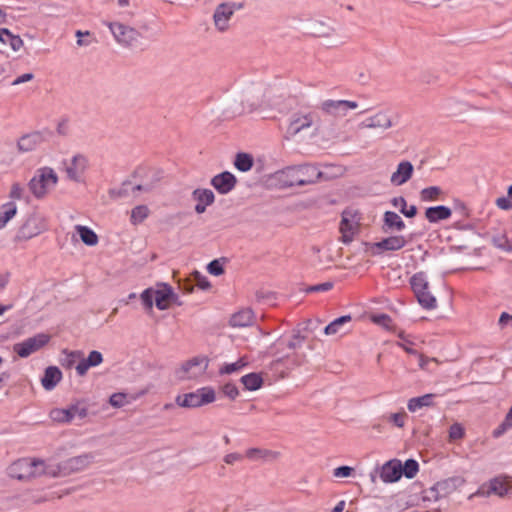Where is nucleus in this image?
<instances>
[{"label":"nucleus","instance_id":"45","mask_svg":"<svg viewBox=\"0 0 512 512\" xmlns=\"http://www.w3.org/2000/svg\"><path fill=\"white\" fill-rule=\"evenodd\" d=\"M154 295L155 291L153 288L145 289L140 295V299L147 310H152L153 308V303L155 302Z\"/></svg>","mask_w":512,"mask_h":512},{"label":"nucleus","instance_id":"16","mask_svg":"<svg viewBox=\"0 0 512 512\" xmlns=\"http://www.w3.org/2000/svg\"><path fill=\"white\" fill-rule=\"evenodd\" d=\"M464 483V479L460 477L449 478L444 481L436 483L428 492L429 494L425 497L429 500H438L441 497L446 496L452 491L456 490L458 486Z\"/></svg>","mask_w":512,"mask_h":512},{"label":"nucleus","instance_id":"11","mask_svg":"<svg viewBox=\"0 0 512 512\" xmlns=\"http://www.w3.org/2000/svg\"><path fill=\"white\" fill-rule=\"evenodd\" d=\"M93 461L90 454L71 457L60 464H55L58 469L57 476H64L87 468Z\"/></svg>","mask_w":512,"mask_h":512},{"label":"nucleus","instance_id":"62","mask_svg":"<svg viewBox=\"0 0 512 512\" xmlns=\"http://www.w3.org/2000/svg\"><path fill=\"white\" fill-rule=\"evenodd\" d=\"M69 131L68 120H62L57 125V132L60 135H67Z\"/></svg>","mask_w":512,"mask_h":512},{"label":"nucleus","instance_id":"60","mask_svg":"<svg viewBox=\"0 0 512 512\" xmlns=\"http://www.w3.org/2000/svg\"><path fill=\"white\" fill-rule=\"evenodd\" d=\"M496 205L502 210H509L512 208V202L507 197H499L496 199Z\"/></svg>","mask_w":512,"mask_h":512},{"label":"nucleus","instance_id":"28","mask_svg":"<svg viewBox=\"0 0 512 512\" xmlns=\"http://www.w3.org/2000/svg\"><path fill=\"white\" fill-rule=\"evenodd\" d=\"M62 379V372L56 366H49L45 369L41 379L43 388L47 391L53 390Z\"/></svg>","mask_w":512,"mask_h":512},{"label":"nucleus","instance_id":"24","mask_svg":"<svg viewBox=\"0 0 512 512\" xmlns=\"http://www.w3.org/2000/svg\"><path fill=\"white\" fill-rule=\"evenodd\" d=\"M280 456L279 451L261 448H249L245 452V457L253 461L273 462L279 459Z\"/></svg>","mask_w":512,"mask_h":512},{"label":"nucleus","instance_id":"1","mask_svg":"<svg viewBox=\"0 0 512 512\" xmlns=\"http://www.w3.org/2000/svg\"><path fill=\"white\" fill-rule=\"evenodd\" d=\"M322 176V172L314 165L300 164L287 166L274 172L271 179L280 188L293 186H305L316 183Z\"/></svg>","mask_w":512,"mask_h":512},{"label":"nucleus","instance_id":"27","mask_svg":"<svg viewBox=\"0 0 512 512\" xmlns=\"http://www.w3.org/2000/svg\"><path fill=\"white\" fill-rule=\"evenodd\" d=\"M192 196L197 201L195 211L198 214L205 212L206 207L214 202V193L209 189H196L193 191Z\"/></svg>","mask_w":512,"mask_h":512},{"label":"nucleus","instance_id":"51","mask_svg":"<svg viewBox=\"0 0 512 512\" xmlns=\"http://www.w3.org/2000/svg\"><path fill=\"white\" fill-rule=\"evenodd\" d=\"M207 270L210 274L215 276H220L224 273L223 266L218 260L211 261L207 266Z\"/></svg>","mask_w":512,"mask_h":512},{"label":"nucleus","instance_id":"21","mask_svg":"<svg viewBox=\"0 0 512 512\" xmlns=\"http://www.w3.org/2000/svg\"><path fill=\"white\" fill-rule=\"evenodd\" d=\"M234 4L227 3L220 4L213 15L215 26L220 31H225L228 28V22L234 13Z\"/></svg>","mask_w":512,"mask_h":512},{"label":"nucleus","instance_id":"42","mask_svg":"<svg viewBox=\"0 0 512 512\" xmlns=\"http://www.w3.org/2000/svg\"><path fill=\"white\" fill-rule=\"evenodd\" d=\"M72 420L74 417L84 419L88 415V408L83 401H76L68 406Z\"/></svg>","mask_w":512,"mask_h":512},{"label":"nucleus","instance_id":"34","mask_svg":"<svg viewBox=\"0 0 512 512\" xmlns=\"http://www.w3.org/2000/svg\"><path fill=\"white\" fill-rule=\"evenodd\" d=\"M75 230L80 236L82 242L88 246H95L98 244V236L97 234L87 226L76 225Z\"/></svg>","mask_w":512,"mask_h":512},{"label":"nucleus","instance_id":"5","mask_svg":"<svg viewBox=\"0 0 512 512\" xmlns=\"http://www.w3.org/2000/svg\"><path fill=\"white\" fill-rule=\"evenodd\" d=\"M361 219L359 210L350 207L343 210L339 225L340 240L343 243L348 244L352 242L354 236L359 232Z\"/></svg>","mask_w":512,"mask_h":512},{"label":"nucleus","instance_id":"44","mask_svg":"<svg viewBox=\"0 0 512 512\" xmlns=\"http://www.w3.org/2000/svg\"><path fill=\"white\" fill-rule=\"evenodd\" d=\"M419 469V465L417 461L413 459H408L404 466L402 465V474H404L407 478H413L416 476Z\"/></svg>","mask_w":512,"mask_h":512},{"label":"nucleus","instance_id":"22","mask_svg":"<svg viewBox=\"0 0 512 512\" xmlns=\"http://www.w3.org/2000/svg\"><path fill=\"white\" fill-rule=\"evenodd\" d=\"M414 167L409 161H402L398 164L395 172L392 173L390 181L395 186H401L409 181L413 175Z\"/></svg>","mask_w":512,"mask_h":512},{"label":"nucleus","instance_id":"41","mask_svg":"<svg viewBox=\"0 0 512 512\" xmlns=\"http://www.w3.org/2000/svg\"><path fill=\"white\" fill-rule=\"evenodd\" d=\"M150 214V210L146 205H138L131 211V223L134 225L142 223Z\"/></svg>","mask_w":512,"mask_h":512},{"label":"nucleus","instance_id":"6","mask_svg":"<svg viewBox=\"0 0 512 512\" xmlns=\"http://www.w3.org/2000/svg\"><path fill=\"white\" fill-rule=\"evenodd\" d=\"M216 400V393L212 387H202L194 392L180 395L176 403L184 408H198Z\"/></svg>","mask_w":512,"mask_h":512},{"label":"nucleus","instance_id":"46","mask_svg":"<svg viewBox=\"0 0 512 512\" xmlns=\"http://www.w3.org/2000/svg\"><path fill=\"white\" fill-rule=\"evenodd\" d=\"M75 34H76V37L78 38L77 44L79 46L89 45L95 41L93 34L89 31L83 32L81 30H77Z\"/></svg>","mask_w":512,"mask_h":512},{"label":"nucleus","instance_id":"9","mask_svg":"<svg viewBox=\"0 0 512 512\" xmlns=\"http://www.w3.org/2000/svg\"><path fill=\"white\" fill-rule=\"evenodd\" d=\"M511 490L512 485L507 480V477H495L483 483L475 492V495L480 497L497 495L498 497L504 498L510 494Z\"/></svg>","mask_w":512,"mask_h":512},{"label":"nucleus","instance_id":"64","mask_svg":"<svg viewBox=\"0 0 512 512\" xmlns=\"http://www.w3.org/2000/svg\"><path fill=\"white\" fill-rule=\"evenodd\" d=\"M508 323H512V315L508 314L507 312H503L500 315L499 324L501 326H504V325H506Z\"/></svg>","mask_w":512,"mask_h":512},{"label":"nucleus","instance_id":"52","mask_svg":"<svg viewBox=\"0 0 512 512\" xmlns=\"http://www.w3.org/2000/svg\"><path fill=\"white\" fill-rule=\"evenodd\" d=\"M222 392L225 396L229 397L230 399L234 400L238 394V388L231 383H227L222 387Z\"/></svg>","mask_w":512,"mask_h":512},{"label":"nucleus","instance_id":"2","mask_svg":"<svg viewBox=\"0 0 512 512\" xmlns=\"http://www.w3.org/2000/svg\"><path fill=\"white\" fill-rule=\"evenodd\" d=\"M55 463L37 458H21L9 466V475L18 480H29L42 475L57 477Z\"/></svg>","mask_w":512,"mask_h":512},{"label":"nucleus","instance_id":"56","mask_svg":"<svg viewBox=\"0 0 512 512\" xmlns=\"http://www.w3.org/2000/svg\"><path fill=\"white\" fill-rule=\"evenodd\" d=\"M24 193V188L19 183H14L11 186L9 196L12 199H21Z\"/></svg>","mask_w":512,"mask_h":512},{"label":"nucleus","instance_id":"7","mask_svg":"<svg viewBox=\"0 0 512 512\" xmlns=\"http://www.w3.org/2000/svg\"><path fill=\"white\" fill-rule=\"evenodd\" d=\"M208 359L203 356L194 357L186 361L178 370L180 380H197L205 375L208 368Z\"/></svg>","mask_w":512,"mask_h":512},{"label":"nucleus","instance_id":"36","mask_svg":"<svg viewBox=\"0 0 512 512\" xmlns=\"http://www.w3.org/2000/svg\"><path fill=\"white\" fill-rule=\"evenodd\" d=\"M17 206L14 202H8L1 206L0 210V229H3L6 224L16 215Z\"/></svg>","mask_w":512,"mask_h":512},{"label":"nucleus","instance_id":"38","mask_svg":"<svg viewBox=\"0 0 512 512\" xmlns=\"http://www.w3.org/2000/svg\"><path fill=\"white\" fill-rule=\"evenodd\" d=\"M392 204L394 207L399 208L400 212L408 218H412L417 214V207L415 205L408 207L405 198L402 196L393 198Z\"/></svg>","mask_w":512,"mask_h":512},{"label":"nucleus","instance_id":"29","mask_svg":"<svg viewBox=\"0 0 512 512\" xmlns=\"http://www.w3.org/2000/svg\"><path fill=\"white\" fill-rule=\"evenodd\" d=\"M103 362V356L99 351L93 350L88 357L80 361L76 366L79 376H84L91 367L99 366Z\"/></svg>","mask_w":512,"mask_h":512},{"label":"nucleus","instance_id":"25","mask_svg":"<svg viewBox=\"0 0 512 512\" xmlns=\"http://www.w3.org/2000/svg\"><path fill=\"white\" fill-rule=\"evenodd\" d=\"M254 321V312L249 308H244L232 314L229 320V324L235 328H243L251 326Z\"/></svg>","mask_w":512,"mask_h":512},{"label":"nucleus","instance_id":"58","mask_svg":"<svg viewBox=\"0 0 512 512\" xmlns=\"http://www.w3.org/2000/svg\"><path fill=\"white\" fill-rule=\"evenodd\" d=\"M333 283L332 282H324L321 284L310 286L307 289V292H322V291H328L332 289Z\"/></svg>","mask_w":512,"mask_h":512},{"label":"nucleus","instance_id":"37","mask_svg":"<svg viewBox=\"0 0 512 512\" xmlns=\"http://www.w3.org/2000/svg\"><path fill=\"white\" fill-rule=\"evenodd\" d=\"M49 418L59 424H66L72 421L71 414L67 408H53L49 412Z\"/></svg>","mask_w":512,"mask_h":512},{"label":"nucleus","instance_id":"23","mask_svg":"<svg viewBox=\"0 0 512 512\" xmlns=\"http://www.w3.org/2000/svg\"><path fill=\"white\" fill-rule=\"evenodd\" d=\"M407 240L402 235L390 236L373 244V247L380 252L382 251H398L405 247Z\"/></svg>","mask_w":512,"mask_h":512},{"label":"nucleus","instance_id":"14","mask_svg":"<svg viewBox=\"0 0 512 512\" xmlns=\"http://www.w3.org/2000/svg\"><path fill=\"white\" fill-rule=\"evenodd\" d=\"M108 26L118 43L124 46H133L137 43L140 34L135 29L121 23H109Z\"/></svg>","mask_w":512,"mask_h":512},{"label":"nucleus","instance_id":"30","mask_svg":"<svg viewBox=\"0 0 512 512\" xmlns=\"http://www.w3.org/2000/svg\"><path fill=\"white\" fill-rule=\"evenodd\" d=\"M351 320L352 317L350 315H344L335 319L325 327L324 334L327 336H333L347 333L348 329H346V325L349 324Z\"/></svg>","mask_w":512,"mask_h":512},{"label":"nucleus","instance_id":"48","mask_svg":"<svg viewBox=\"0 0 512 512\" xmlns=\"http://www.w3.org/2000/svg\"><path fill=\"white\" fill-rule=\"evenodd\" d=\"M109 403L111 406L115 408H121L126 405L128 402L126 401V394L124 393H114L109 398Z\"/></svg>","mask_w":512,"mask_h":512},{"label":"nucleus","instance_id":"63","mask_svg":"<svg viewBox=\"0 0 512 512\" xmlns=\"http://www.w3.org/2000/svg\"><path fill=\"white\" fill-rule=\"evenodd\" d=\"M304 340L299 334L294 335V340L288 342L287 346L290 349H295Z\"/></svg>","mask_w":512,"mask_h":512},{"label":"nucleus","instance_id":"59","mask_svg":"<svg viewBox=\"0 0 512 512\" xmlns=\"http://www.w3.org/2000/svg\"><path fill=\"white\" fill-rule=\"evenodd\" d=\"M244 456L240 453H229L224 456V462L228 465H234L237 462L242 461Z\"/></svg>","mask_w":512,"mask_h":512},{"label":"nucleus","instance_id":"12","mask_svg":"<svg viewBox=\"0 0 512 512\" xmlns=\"http://www.w3.org/2000/svg\"><path fill=\"white\" fill-rule=\"evenodd\" d=\"M49 131H32L22 135L17 141L19 152L26 153L35 150L48 140Z\"/></svg>","mask_w":512,"mask_h":512},{"label":"nucleus","instance_id":"43","mask_svg":"<svg viewBox=\"0 0 512 512\" xmlns=\"http://www.w3.org/2000/svg\"><path fill=\"white\" fill-rule=\"evenodd\" d=\"M441 193H442V190L439 187L431 186V187L424 188L421 191L420 196L423 201H433V200L438 199V197L440 196Z\"/></svg>","mask_w":512,"mask_h":512},{"label":"nucleus","instance_id":"53","mask_svg":"<svg viewBox=\"0 0 512 512\" xmlns=\"http://www.w3.org/2000/svg\"><path fill=\"white\" fill-rule=\"evenodd\" d=\"M353 468L349 466H340L333 470V475L336 478H345L352 475Z\"/></svg>","mask_w":512,"mask_h":512},{"label":"nucleus","instance_id":"49","mask_svg":"<svg viewBox=\"0 0 512 512\" xmlns=\"http://www.w3.org/2000/svg\"><path fill=\"white\" fill-rule=\"evenodd\" d=\"M407 414L404 411L393 413L389 416V420L398 428H402L405 425Z\"/></svg>","mask_w":512,"mask_h":512},{"label":"nucleus","instance_id":"55","mask_svg":"<svg viewBox=\"0 0 512 512\" xmlns=\"http://www.w3.org/2000/svg\"><path fill=\"white\" fill-rule=\"evenodd\" d=\"M373 321L376 324L382 325L383 327H385L387 329H390L391 325H392L391 318L386 314H380V315L373 316Z\"/></svg>","mask_w":512,"mask_h":512},{"label":"nucleus","instance_id":"3","mask_svg":"<svg viewBox=\"0 0 512 512\" xmlns=\"http://www.w3.org/2000/svg\"><path fill=\"white\" fill-rule=\"evenodd\" d=\"M58 176L50 167L39 168L29 182V189L36 198L45 197L56 186Z\"/></svg>","mask_w":512,"mask_h":512},{"label":"nucleus","instance_id":"18","mask_svg":"<svg viewBox=\"0 0 512 512\" xmlns=\"http://www.w3.org/2000/svg\"><path fill=\"white\" fill-rule=\"evenodd\" d=\"M402 476V463L400 460L393 459L386 462L380 472V478L385 483L398 481Z\"/></svg>","mask_w":512,"mask_h":512},{"label":"nucleus","instance_id":"17","mask_svg":"<svg viewBox=\"0 0 512 512\" xmlns=\"http://www.w3.org/2000/svg\"><path fill=\"white\" fill-rule=\"evenodd\" d=\"M65 171L67 177L75 182H80L84 174L88 161L84 155L77 154L69 162H65Z\"/></svg>","mask_w":512,"mask_h":512},{"label":"nucleus","instance_id":"57","mask_svg":"<svg viewBox=\"0 0 512 512\" xmlns=\"http://www.w3.org/2000/svg\"><path fill=\"white\" fill-rule=\"evenodd\" d=\"M439 75L434 71V69H427L423 72V81L426 83H434L438 81Z\"/></svg>","mask_w":512,"mask_h":512},{"label":"nucleus","instance_id":"47","mask_svg":"<svg viewBox=\"0 0 512 512\" xmlns=\"http://www.w3.org/2000/svg\"><path fill=\"white\" fill-rule=\"evenodd\" d=\"M246 364H247V362L244 360V358H241L238 361H236L235 363L226 364L224 367H222L220 369V372L224 373V374H231L235 371L240 370L241 368L246 366Z\"/></svg>","mask_w":512,"mask_h":512},{"label":"nucleus","instance_id":"19","mask_svg":"<svg viewBox=\"0 0 512 512\" xmlns=\"http://www.w3.org/2000/svg\"><path fill=\"white\" fill-rule=\"evenodd\" d=\"M159 289H154V301L155 305L159 310H166L169 308L170 303L176 300L177 295L173 292V289L168 284H160Z\"/></svg>","mask_w":512,"mask_h":512},{"label":"nucleus","instance_id":"20","mask_svg":"<svg viewBox=\"0 0 512 512\" xmlns=\"http://www.w3.org/2000/svg\"><path fill=\"white\" fill-rule=\"evenodd\" d=\"M236 177L228 172H222L216 176H214L211 180L212 186L220 193V194H227L231 190L234 189L236 185Z\"/></svg>","mask_w":512,"mask_h":512},{"label":"nucleus","instance_id":"13","mask_svg":"<svg viewBox=\"0 0 512 512\" xmlns=\"http://www.w3.org/2000/svg\"><path fill=\"white\" fill-rule=\"evenodd\" d=\"M359 104L355 101L349 100H325L321 103V110L334 117H344L349 110H355Z\"/></svg>","mask_w":512,"mask_h":512},{"label":"nucleus","instance_id":"31","mask_svg":"<svg viewBox=\"0 0 512 512\" xmlns=\"http://www.w3.org/2000/svg\"><path fill=\"white\" fill-rule=\"evenodd\" d=\"M405 229V223L402 218L393 211H386L383 218V231L388 232L392 230L402 231Z\"/></svg>","mask_w":512,"mask_h":512},{"label":"nucleus","instance_id":"35","mask_svg":"<svg viewBox=\"0 0 512 512\" xmlns=\"http://www.w3.org/2000/svg\"><path fill=\"white\" fill-rule=\"evenodd\" d=\"M254 164L252 155L244 152H239L235 156L234 166L241 172L251 170Z\"/></svg>","mask_w":512,"mask_h":512},{"label":"nucleus","instance_id":"61","mask_svg":"<svg viewBox=\"0 0 512 512\" xmlns=\"http://www.w3.org/2000/svg\"><path fill=\"white\" fill-rule=\"evenodd\" d=\"M33 78H34V75L32 73H25V74H22L21 76L15 78L11 84L13 86L20 85L22 83L32 80Z\"/></svg>","mask_w":512,"mask_h":512},{"label":"nucleus","instance_id":"15","mask_svg":"<svg viewBox=\"0 0 512 512\" xmlns=\"http://www.w3.org/2000/svg\"><path fill=\"white\" fill-rule=\"evenodd\" d=\"M392 127V119L385 111H379L372 116L365 118L358 124L359 129H372L383 132Z\"/></svg>","mask_w":512,"mask_h":512},{"label":"nucleus","instance_id":"54","mask_svg":"<svg viewBox=\"0 0 512 512\" xmlns=\"http://www.w3.org/2000/svg\"><path fill=\"white\" fill-rule=\"evenodd\" d=\"M192 277L196 281L197 286H199L201 289H208L210 287L209 281L206 277L201 275L200 272L194 271L192 273Z\"/></svg>","mask_w":512,"mask_h":512},{"label":"nucleus","instance_id":"39","mask_svg":"<svg viewBox=\"0 0 512 512\" xmlns=\"http://www.w3.org/2000/svg\"><path fill=\"white\" fill-rule=\"evenodd\" d=\"M0 41L4 44H9L13 50H18L23 42L19 36L13 35L8 29H0Z\"/></svg>","mask_w":512,"mask_h":512},{"label":"nucleus","instance_id":"40","mask_svg":"<svg viewBox=\"0 0 512 512\" xmlns=\"http://www.w3.org/2000/svg\"><path fill=\"white\" fill-rule=\"evenodd\" d=\"M242 384L247 390L254 391L259 389L263 384L262 377L257 373H250L241 378Z\"/></svg>","mask_w":512,"mask_h":512},{"label":"nucleus","instance_id":"8","mask_svg":"<svg viewBox=\"0 0 512 512\" xmlns=\"http://www.w3.org/2000/svg\"><path fill=\"white\" fill-rule=\"evenodd\" d=\"M47 230L46 219L38 214L30 215L19 228L16 239L29 240Z\"/></svg>","mask_w":512,"mask_h":512},{"label":"nucleus","instance_id":"4","mask_svg":"<svg viewBox=\"0 0 512 512\" xmlns=\"http://www.w3.org/2000/svg\"><path fill=\"white\" fill-rule=\"evenodd\" d=\"M411 288L418 300V303L427 310L436 308V298L429 292V282L424 272H418L410 278Z\"/></svg>","mask_w":512,"mask_h":512},{"label":"nucleus","instance_id":"33","mask_svg":"<svg viewBox=\"0 0 512 512\" xmlns=\"http://www.w3.org/2000/svg\"><path fill=\"white\" fill-rule=\"evenodd\" d=\"M435 394H425L420 397H414L409 399L407 408L410 412H416L423 407H430L434 405Z\"/></svg>","mask_w":512,"mask_h":512},{"label":"nucleus","instance_id":"10","mask_svg":"<svg viewBox=\"0 0 512 512\" xmlns=\"http://www.w3.org/2000/svg\"><path fill=\"white\" fill-rule=\"evenodd\" d=\"M50 340L48 334L40 333L33 337L27 338L23 342L16 343L13 350L21 358H27L32 353L37 352L44 347Z\"/></svg>","mask_w":512,"mask_h":512},{"label":"nucleus","instance_id":"50","mask_svg":"<svg viewBox=\"0 0 512 512\" xmlns=\"http://www.w3.org/2000/svg\"><path fill=\"white\" fill-rule=\"evenodd\" d=\"M463 436H464V429L460 424L455 423L450 427V429H449L450 440H458V439H461Z\"/></svg>","mask_w":512,"mask_h":512},{"label":"nucleus","instance_id":"26","mask_svg":"<svg viewBox=\"0 0 512 512\" xmlns=\"http://www.w3.org/2000/svg\"><path fill=\"white\" fill-rule=\"evenodd\" d=\"M316 115L312 112L296 116L289 124L288 132L294 136L300 131L309 128L315 122Z\"/></svg>","mask_w":512,"mask_h":512},{"label":"nucleus","instance_id":"32","mask_svg":"<svg viewBox=\"0 0 512 512\" xmlns=\"http://www.w3.org/2000/svg\"><path fill=\"white\" fill-rule=\"evenodd\" d=\"M451 214V209L443 205L429 207L425 211V217L430 223L446 220L451 216Z\"/></svg>","mask_w":512,"mask_h":512}]
</instances>
